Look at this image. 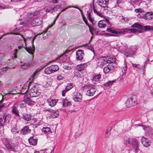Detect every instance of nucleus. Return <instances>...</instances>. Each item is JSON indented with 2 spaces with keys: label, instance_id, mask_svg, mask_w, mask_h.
I'll list each match as a JSON object with an SVG mask.
<instances>
[{
  "label": "nucleus",
  "instance_id": "nucleus-20",
  "mask_svg": "<svg viewBox=\"0 0 153 153\" xmlns=\"http://www.w3.org/2000/svg\"><path fill=\"white\" fill-rule=\"evenodd\" d=\"M20 29L19 30L17 28L14 29L13 31L12 32L10 33H8L6 34V35H7V34H14V35H20L22 37L24 41L25 40V38L24 37V36L23 35H22L21 34H20L19 33V32H20Z\"/></svg>",
  "mask_w": 153,
  "mask_h": 153
},
{
  "label": "nucleus",
  "instance_id": "nucleus-6",
  "mask_svg": "<svg viewBox=\"0 0 153 153\" xmlns=\"http://www.w3.org/2000/svg\"><path fill=\"white\" fill-rule=\"evenodd\" d=\"M29 93L30 96L31 97H36L40 94V93L38 91L37 88L36 86H34L31 88L29 91Z\"/></svg>",
  "mask_w": 153,
  "mask_h": 153
},
{
  "label": "nucleus",
  "instance_id": "nucleus-46",
  "mask_svg": "<svg viewBox=\"0 0 153 153\" xmlns=\"http://www.w3.org/2000/svg\"><path fill=\"white\" fill-rule=\"evenodd\" d=\"M134 11L137 13L139 12L142 13L144 12V10L142 8L136 9L134 10Z\"/></svg>",
  "mask_w": 153,
  "mask_h": 153
},
{
  "label": "nucleus",
  "instance_id": "nucleus-12",
  "mask_svg": "<svg viewBox=\"0 0 153 153\" xmlns=\"http://www.w3.org/2000/svg\"><path fill=\"white\" fill-rule=\"evenodd\" d=\"M142 143L146 147H147L150 146L151 142L148 140L147 139L144 137H142L141 139Z\"/></svg>",
  "mask_w": 153,
  "mask_h": 153
},
{
  "label": "nucleus",
  "instance_id": "nucleus-48",
  "mask_svg": "<svg viewBox=\"0 0 153 153\" xmlns=\"http://www.w3.org/2000/svg\"><path fill=\"white\" fill-rule=\"evenodd\" d=\"M88 26L89 28V31L91 33L93 34V31L94 30V29L93 27H90L89 25H88Z\"/></svg>",
  "mask_w": 153,
  "mask_h": 153
},
{
  "label": "nucleus",
  "instance_id": "nucleus-23",
  "mask_svg": "<svg viewBox=\"0 0 153 153\" xmlns=\"http://www.w3.org/2000/svg\"><path fill=\"white\" fill-rule=\"evenodd\" d=\"M30 131L31 130L29 128L28 126H25L22 129L20 132L21 134H25L30 133Z\"/></svg>",
  "mask_w": 153,
  "mask_h": 153
},
{
  "label": "nucleus",
  "instance_id": "nucleus-52",
  "mask_svg": "<svg viewBox=\"0 0 153 153\" xmlns=\"http://www.w3.org/2000/svg\"><path fill=\"white\" fill-rule=\"evenodd\" d=\"M16 88H17L16 87H11V88H10L9 89L8 92H10L14 90H16Z\"/></svg>",
  "mask_w": 153,
  "mask_h": 153
},
{
  "label": "nucleus",
  "instance_id": "nucleus-60",
  "mask_svg": "<svg viewBox=\"0 0 153 153\" xmlns=\"http://www.w3.org/2000/svg\"><path fill=\"white\" fill-rule=\"evenodd\" d=\"M4 104H3L2 105H0V111H1L2 109V108L4 107Z\"/></svg>",
  "mask_w": 153,
  "mask_h": 153
},
{
  "label": "nucleus",
  "instance_id": "nucleus-49",
  "mask_svg": "<svg viewBox=\"0 0 153 153\" xmlns=\"http://www.w3.org/2000/svg\"><path fill=\"white\" fill-rule=\"evenodd\" d=\"M8 68H9L7 67H3L1 68V70L2 72H5L7 71L8 70Z\"/></svg>",
  "mask_w": 153,
  "mask_h": 153
},
{
  "label": "nucleus",
  "instance_id": "nucleus-11",
  "mask_svg": "<svg viewBox=\"0 0 153 153\" xmlns=\"http://www.w3.org/2000/svg\"><path fill=\"white\" fill-rule=\"evenodd\" d=\"M7 115H4L0 117V129H3L4 123L7 121Z\"/></svg>",
  "mask_w": 153,
  "mask_h": 153
},
{
  "label": "nucleus",
  "instance_id": "nucleus-51",
  "mask_svg": "<svg viewBox=\"0 0 153 153\" xmlns=\"http://www.w3.org/2000/svg\"><path fill=\"white\" fill-rule=\"evenodd\" d=\"M82 18L83 19V20L84 21V22H85V23L86 25H89L88 23V20L84 16H82Z\"/></svg>",
  "mask_w": 153,
  "mask_h": 153
},
{
  "label": "nucleus",
  "instance_id": "nucleus-41",
  "mask_svg": "<svg viewBox=\"0 0 153 153\" xmlns=\"http://www.w3.org/2000/svg\"><path fill=\"white\" fill-rule=\"evenodd\" d=\"M73 87V84L72 83H68L66 86L65 90L67 91Z\"/></svg>",
  "mask_w": 153,
  "mask_h": 153
},
{
  "label": "nucleus",
  "instance_id": "nucleus-30",
  "mask_svg": "<svg viewBox=\"0 0 153 153\" xmlns=\"http://www.w3.org/2000/svg\"><path fill=\"white\" fill-rule=\"evenodd\" d=\"M53 73H54L58 70L59 68L58 66L56 65H52L50 66Z\"/></svg>",
  "mask_w": 153,
  "mask_h": 153
},
{
  "label": "nucleus",
  "instance_id": "nucleus-16",
  "mask_svg": "<svg viewBox=\"0 0 153 153\" xmlns=\"http://www.w3.org/2000/svg\"><path fill=\"white\" fill-rule=\"evenodd\" d=\"M37 139L35 136L30 137L28 141L30 144L32 145L35 146L37 142Z\"/></svg>",
  "mask_w": 153,
  "mask_h": 153
},
{
  "label": "nucleus",
  "instance_id": "nucleus-64",
  "mask_svg": "<svg viewBox=\"0 0 153 153\" xmlns=\"http://www.w3.org/2000/svg\"><path fill=\"white\" fill-rule=\"evenodd\" d=\"M40 153H47L45 151L41 150L40 151Z\"/></svg>",
  "mask_w": 153,
  "mask_h": 153
},
{
  "label": "nucleus",
  "instance_id": "nucleus-3",
  "mask_svg": "<svg viewBox=\"0 0 153 153\" xmlns=\"http://www.w3.org/2000/svg\"><path fill=\"white\" fill-rule=\"evenodd\" d=\"M95 86L92 85H87L83 88L84 89L87 91L86 94L89 96H93L96 91Z\"/></svg>",
  "mask_w": 153,
  "mask_h": 153
},
{
  "label": "nucleus",
  "instance_id": "nucleus-15",
  "mask_svg": "<svg viewBox=\"0 0 153 153\" xmlns=\"http://www.w3.org/2000/svg\"><path fill=\"white\" fill-rule=\"evenodd\" d=\"M133 147L134 149V152L135 153H137L139 151V144L138 141L137 140H133L132 143Z\"/></svg>",
  "mask_w": 153,
  "mask_h": 153
},
{
  "label": "nucleus",
  "instance_id": "nucleus-18",
  "mask_svg": "<svg viewBox=\"0 0 153 153\" xmlns=\"http://www.w3.org/2000/svg\"><path fill=\"white\" fill-rule=\"evenodd\" d=\"M18 105L16 103L12 107V113L17 116H19V113L18 110L17 109Z\"/></svg>",
  "mask_w": 153,
  "mask_h": 153
},
{
  "label": "nucleus",
  "instance_id": "nucleus-17",
  "mask_svg": "<svg viewBox=\"0 0 153 153\" xmlns=\"http://www.w3.org/2000/svg\"><path fill=\"white\" fill-rule=\"evenodd\" d=\"M134 101H133V98H130L128 99L126 102V107L128 108H130L133 106L134 105Z\"/></svg>",
  "mask_w": 153,
  "mask_h": 153
},
{
  "label": "nucleus",
  "instance_id": "nucleus-55",
  "mask_svg": "<svg viewBox=\"0 0 153 153\" xmlns=\"http://www.w3.org/2000/svg\"><path fill=\"white\" fill-rule=\"evenodd\" d=\"M59 0H52V1L53 3L56 4L58 3L59 1Z\"/></svg>",
  "mask_w": 153,
  "mask_h": 153
},
{
  "label": "nucleus",
  "instance_id": "nucleus-50",
  "mask_svg": "<svg viewBox=\"0 0 153 153\" xmlns=\"http://www.w3.org/2000/svg\"><path fill=\"white\" fill-rule=\"evenodd\" d=\"M95 13H96L100 17H104V15L100 11H98L97 12Z\"/></svg>",
  "mask_w": 153,
  "mask_h": 153
},
{
  "label": "nucleus",
  "instance_id": "nucleus-61",
  "mask_svg": "<svg viewBox=\"0 0 153 153\" xmlns=\"http://www.w3.org/2000/svg\"><path fill=\"white\" fill-rule=\"evenodd\" d=\"M122 0H117V3L118 4L122 1Z\"/></svg>",
  "mask_w": 153,
  "mask_h": 153
},
{
  "label": "nucleus",
  "instance_id": "nucleus-56",
  "mask_svg": "<svg viewBox=\"0 0 153 153\" xmlns=\"http://www.w3.org/2000/svg\"><path fill=\"white\" fill-rule=\"evenodd\" d=\"M67 91H66L65 89L63 90V91H62V95L63 96H64L65 95V93Z\"/></svg>",
  "mask_w": 153,
  "mask_h": 153
},
{
  "label": "nucleus",
  "instance_id": "nucleus-45",
  "mask_svg": "<svg viewBox=\"0 0 153 153\" xmlns=\"http://www.w3.org/2000/svg\"><path fill=\"white\" fill-rule=\"evenodd\" d=\"M127 68L126 67V65H125L124 66V67H123V68L122 69V70H123L122 71V72H123L122 77L123 76V75H125V74H126V71H127Z\"/></svg>",
  "mask_w": 153,
  "mask_h": 153
},
{
  "label": "nucleus",
  "instance_id": "nucleus-35",
  "mask_svg": "<svg viewBox=\"0 0 153 153\" xmlns=\"http://www.w3.org/2000/svg\"><path fill=\"white\" fill-rule=\"evenodd\" d=\"M42 132H44L45 134L49 133L51 131V129L50 128L45 127L42 129Z\"/></svg>",
  "mask_w": 153,
  "mask_h": 153
},
{
  "label": "nucleus",
  "instance_id": "nucleus-19",
  "mask_svg": "<svg viewBox=\"0 0 153 153\" xmlns=\"http://www.w3.org/2000/svg\"><path fill=\"white\" fill-rule=\"evenodd\" d=\"M58 100L57 99L49 98L47 100V102L50 106L53 107L56 104Z\"/></svg>",
  "mask_w": 153,
  "mask_h": 153
},
{
  "label": "nucleus",
  "instance_id": "nucleus-33",
  "mask_svg": "<svg viewBox=\"0 0 153 153\" xmlns=\"http://www.w3.org/2000/svg\"><path fill=\"white\" fill-rule=\"evenodd\" d=\"M45 72V73L47 74H50L53 73L50 66L46 68Z\"/></svg>",
  "mask_w": 153,
  "mask_h": 153
},
{
  "label": "nucleus",
  "instance_id": "nucleus-54",
  "mask_svg": "<svg viewBox=\"0 0 153 153\" xmlns=\"http://www.w3.org/2000/svg\"><path fill=\"white\" fill-rule=\"evenodd\" d=\"M110 135V133L109 131H107L105 133V137L108 138Z\"/></svg>",
  "mask_w": 153,
  "mask_h": 153
},
{
  "label": "nucleus",
  "instance_id": "nucleus-24",
  "mask_svg": "<svg viewBox=\"0 0 153 153\" xmlns=\"http://www.w3.org/2000/svg\"><path fill=\"white\" fill-rule=\"evenodd\" d=\"M87 66V65L86 63L82 64H80L78 65L76 68L77 70L79 71H83Z\"/></svg>",
  "mask_w": 153,
  "mask_h": 153
},
{
  "label": "nucleus",
  "instance_id": "nucleus-7",
  "mask_svg": "<svg viewBox=\"0 0 153 153\" xmlns=\"http://www.w3.org/2000/svg\"><path fill=\"white\" fill-rule=\"evenodd\" d=\"M137 50V47L136 45H132L129 48H126L125 52L128 53L129 56L133 54L134 52Z\"/></svg>",
  "mask_w": 153,
  "mask_h": 153
},
{
  "label": "nucleus",
  "instance_id": "nucleus-8",
  "mask_svg": "<svg viewBox=\"0 0 153 153\" xmlns=\"http://www.w3.org/2000/svg\"><path fill=\"white\" fill-rule=\"evenodd\" d=\"M109 0H98L97 3L99 5L102 7L105 8L104 10H107V5Z\"/></svg>",
  "mask_w": 153,
  "mask_h": 153
},
{
  "label": "nucleus",
  "instance_id": "nucleus-25",
  "mask_svg": "<svg viewBox=\"0 0 153 153\" xmlns=\"http://www.w3.org/2000/svg\"><path fill=\"white\" fill-rule=\"evenodd\" d=\"M152 12H147L143 16V18L146 20H150L152 19Z\"/></svg>",
  "mask_w": 153,
  "mask_h": 153
},
{
  "label": "nucleus",
  "instance_id": "nucleus-37",
  "mask_svg": "<svg viewBox=\"0 0 153 153\" xmlns=\"http://www.w3.org/2000/svg\"><path fill=\"white\" fill-rule=\"evenodd\" d=\"M88 13V18L89 20L93 24V22L94 21V18L91 17V12H88V11L87 12Z\"/></svg>",
  "mask_w": 153,
  "mask_h": 153
},
{
  "label": "nucleus",
  "instance_id": "nucleus-36",
  "mask_svg": "<svg viewBox=\"0 0 153 153\" xmlns=\"http://www.w3.org/2000/svg\"><path fill=\"white\" fill-rule=\"evenodd\" d=\"M26 102L25 101V99L23 101H21L20 102L19 105L21 108H25L26 106Z\"/></svg>",
  "mask_w": 153,
  "mask_h": 153
},
{
  "label": "nucleus",
  "instance_id": "nucleus-21",
  "mask_svg": "<svg viewBox=\"0 0 153 153\" xmlns=\"http://www.w3.org/2000/svg\"><path fill=\"white\" fill-rule=\"evenodd\" d=\"M114 68V67L113 65H108L105 67L103 68L104 72L105 74H107L111 70H112Z\"/></svg>",
  "mask_w": 153,
  "mask_h": 153
},
{
  "label": "nucleus",
  "instance_id": "nucleus-53",
  "mask_svg": "<svg viewBox=\"0 0 153 153\" xmlns=\"http://www.w3.org/2000/svg\"><path fill=\"white\" fill-rule=\"evenodd\" d=\"M3 99V95L1 93H0V102H2Z\"/></svg>",
  "mask_w": 153,
  "mask_h": 153
},
{
  "label": "nucleus",
  "instance_id": "nucleus-38",
  "mask_svg": "<svg viewBox=\"0 0 153 153\" xmlns=\"http://www.w3.org/2000/svg\"><path fill=\"white\" fill-rule=\"evenodd\" d=\"M71 7L75 8H77V9H79L80 10V12H81L82 15L83 13H82V10L81 9H80V8H79L78 7H76L75 6H68L67 7H66V8H65L62 10V11H64L65 10L68 9V8H71Z\"/></svg>",
  "mask_w": 153,
  "mask_h": 153
},
{
  "label": "nucleus",
  "instance_id": "nucleus-31",
  "mask_svg": "<svg viewBox=\"0 0 153 153\" xmlns=\"http://www.w3.org/2000/svg\"><path fill=\"white\" fill-rule=\"evenodd\" d=\"M38 72L35 71L33 74V75L30 77L29 80L30 82H32L34 80V79L36 78L37 76V74Z\"/></svg>",
  "mask_w": 153,
  "mask_h": 153
},
{
  "label": "nucleus",
  "instance_id": "nucleus-1",
  "mask_svg": "<svg viewBox=\"0 0 153 153\" xmlns=\"http://www.w3.org/2000/svg\"><path fill=\"white\" fill-rule=\"evenodd\" d=\"M106 31L108 32L111 33L112 34L108 33L105 34L106 36H119L122 34H125L128 31H130L133 33H136L137 31V30L135 29H128L126 28L123 29L119 30H116L112 29L109 27L107 28L106 29Z\"/></svg>",
  "mask_w": 153,
  "mask_h": 153
},
{
  "label": "nucleus",
  "instance_id": "nucleus-28",
  "mask_svg": "<svg viewBox=\"0 0 153 153\" xmlns=\"http://www.w3.org/2000/svg\"><path fill=\"white\" fill-rule=\"evenodd\" d=\"M23 118L27 121H30L31 118V115L28 114L24 113L22 115Z\"/></svg>",
  "mask_w": 153,
  "mask_h": 153
},
{
  "label": "nucleus",
  "instance_id": "nucleus-32",
  "mask_svg": "<svg viewBox=\"0 0 153 153\" xmlns=\"http://www.w3.org/2000/svg\"><path fill=\"white\" fill-rule=\"evenodd\" d=\"M115 59L113 57H110L106 61L107 63H114L115 62Z\"/></svg>",
  "mask_w": 153,
  "mask_h": 153
},
{
  "label": "nucleus",
  "instance_id": "nucleus-57",
  "mask_svg": "<svg viewBox=\"0 0 153 153\" xmlns=\"http://www.w3.org/2000/svg\"><path fill=\"white\" fill-rule=\"evenodd\" d=\"M126 143H128V144H131V139L130 138H128L127 140H126Z\"/></svg>",
  "mask_w": 153,
  "mask_h": 153
},
{
  "label": "nucleus",
  "instance_id": "nucleus-44",
  "mask_svg": "<svg viewBox=\"0 0 153 153\" xmlns=\"http://www.w3.org/2000/svg\"><path fill=\"white\" fill-rule=\"evenodd\" d=\"M64 79V77L62 75L59 74L57 76V79L58 81H62Z\"/></svg>",
  "mask_w": 153,
  "mask_h": 153
},
{
  "label": "nucleus",
  "instance_id": "nucleus-42",
  "mask_svg": "<svg viewBox=\"0 0 153 153\" xmlns=\"http://www.w3.org/2000/svg\"><path fill=\"white\" fill-rule=\"evenodd\" d=\"M19 130L16 128H14L12 129L11 131L13 134H16L19 132Z\"/></svg>",
  "mask_w": 153,
  "mask_h": 153
},
{
  "label": "nucleus",
  "instance_id": "nucleus-34",
  "mask_svg": "<svg viewBox=\"0 0 153 153\" xmlns=\"http://www.w3.org/2000/svg\"><path fill=\"white\" fill-rule=\"evenodd\" d=\"M52 113V114L51 115V117L52 118H55L59 116V112L58 111H54V112Z\"/></svg>",
  "mask_w": 153,
  "mask_h": 153
},
{
  "label": "nucleus",
  "instance_id": "nucleus-4",
  "mask_svg": "<svg viewBox=\"0 0 153 153\" xmlns=\"http://www.w3.org/2000/svg\"><path fill=\"white\" fill-rule=\"evenodd\" d=\"M107 24L109 25L108 26V27H110L111 25L108 19H106L99 21L98 23V25L100 28H102L105 27Z\"/></svg>",
  "mask_w": 153,
  "mask_h": 153
},
{
  "label": "nucleus",
  "instance_id": "nucleus-43",
  "mask_svg": "<svg viewBox=\"0 0 153 153\" xmlns=\"http://www.w3.org/2000/svg\"><path fill=\"white\" fill-rule=\"evenodd\" d=\"M93 11L95 13L96 12H97L98 11H100L98 8L99 7L95 5L94 4H93Z\"/></svg>",
  "mask_w": 153,
  "mask_h": 153
},
{
  "label": "nucleus",
  "instance_id": "nucleus-22",
  "mask_svg": "<svg viewBox=\"0 0 153 153\" xmlns=\"http://www.w3.org/2000/svg\"><path fill=\"white\" fill-rule=\"evenodd\" d=\"M25 101L26 103L30 106L34 105L35 103V101L32 100L29 98L27 97H25Z\"/></svg>",
  "mask_w": 153,
  "mask_h": 153
},
{
  "label": "nucleus",
  "instance_id": "nucleus-2",
  "mask_svg": "<svg viewBox=\"0 0 153 153\" xmlns=\"http://www.w3.org/2000/svg\"><path fill=\"white\" fill-rule=\"evenodd\" d=\"M4 143L5 147L9 150L17 151L18 148V144L17 143L7 139L5 140Z\"/></svg>",
  "mask_w": 153,
  "mask_h": 153
},
{
  "label": "nucleus",
  "instance_id": "nucleus-5",
  "mask_svg": "<svg viewBox=\"0 0 153 153\" xmlns=\"http://www.w3.org/2000/svg\"><path fill=\"white\" fill-rule=\"evenodd\" d=\"M131 27L136 28L138 29H140V30H152V27L149 26H146L143 27L142 26L138 23H135L131 26Z\"/></svg>",
  "mask_w": 153,
  "mask_h": 153
},
{
  "label": "nucleus",
  "instance_id": "nucleus-29",
  "mask_svg": "<svg viewBox=\"0 0 153 153\" xmlns=\"http://www.w3.org/2000/svg\"><path fill=\"white\" fill-rule=\"evenodd\" d=\"M63 105L65 107H68L71 105V102L68 101L67 100L65 99L63 100L62 101Z\"/></svg>",
  "mask_w": 153,
  "mask_h": 153
},
{
  "label": "nucleus",
  "instance_id": "nucleus-10",
  "mask_svg": "<svg viewBox=\"0 0 153 153\" xmlns=\"http://www.w3.org/2000/svg\"><path fill=\"white\" fill-rule=\"evenodd\" d=\"M42 19L40 17L35 18L32 22V25L33 26H39L40 25L42 22Z\"/></svg>",
  "mask_w": 153,
  "mask_h": 153
},
{
  "label": "nucleus",
  "instance_id": "nucleus-59",
  "mask_svg": "<svg viewBox=\"0 0 153 153\" xmlns=\"http://www.w3.org/2000/svg\"><path fill=\"white\" fill-rule=\"evenodd\" d=\"M58 6H54V11H56L57 9L59 8V7H58Z\"/></svg>",
  "mask_w": 153,
  "mask_h": 153
},
{
  "label": "nucleus",
  "instance_id": "nucleus-58",
  "mask_svg": "<svg viewBox=\"0 0 153 153\" xmlns=\"http://www.w3.org/2000/svg\"><path fill=\"white\" fill-rule=\"evenodd\" d=\"M56 19H57L56 18H55V19L53 21V23L52 24H51V25H50V26L49 27H51L53 25V24H55Z\"/></svg>",
  "mask_w": 153,
  "mask_h": 153
},
{
  "label": "nucleus",
  "instance_id": "nucleus-39",
  "mask_svg": "<svg viewBox=\"0 0 153 153\" xmlns=\"http://www.w3.org/2000/svg\"><path fill=\"white\" fill-rule=\"evenodd\" d=\"M54 6H50L46 9L47 12H52L54 10Z\"/></svg>",
  "mask_w": 153,
  "mask_h": 153
},
{
  "label": "nucleus",
  "instance_id": "nucleus-63",
  "mask_svg": "<svg viewBox=\"0 0 153 153\" xmlns=\"http://www.w3.org/2000/svg\"><path fill=\"white\" fill-rule=\"evenodd\" d=\"M48 111L50 112H51L52 113L53 112H54V111L51 109L49 108V109H48Z\"/></svg>",
  "mask_w": 153,
  "mask_h": 153
},
{
  "label": "nucleus",
  "instance_id": "nucleus-14",
  "mask_svg": "<svg viewBox=\"0 0 153 153\" xmlns=\"http://www.w3.org/2000/svg\"><path fill=\"white\" fill-rule=\"evenodd\" d=\"M67 59L66 56L65 55H63L57 58L55 61L57 62L61 63L65 62L66 60Z\"/></svg>",
  "mask_w": 153,
  "mask_h": 153
},
{
  "label": "nucleus",
  "instance_id": "nucleus-47",
  "mask_svg": "<svg viewBox=\"0 0 153 153\" xmlns=\"http://www.w3.org/2000/svg\"><path fill=\"white\" fill-rule=\"evenodd\" d=\"M133 66L134 68L137 71H138L139 68L137 67L138 65L137 64L132 63Z\"/></svg>",
  "mask_w": 153,
  "mask_h": 153
},
{
  "label": "nucleus",
  "instance_id": "nucleus-40",
  "mask_svg": "<svg viewBox=\"0 0 153 153\" xmlns=\"http://www.w3.org/2000/svg\"><path fill=\"white\" fill-rule=\"evenodd\" d=\"M114 81V80L109 81L105 83L104 85L106 87H108L112 85Z\"/></svg>",
  "mask_w": 153,
  "mask_h": 153
},
{
  "label": "nucleus",
  "instance_id": "nucleus-26",
  "mask_svg": "<svg viewBox=\"0 0 153 153\" xmlns=\"http://www.w3.org/2000/svg\"><path fill=\"white\" fill-rule=\"evenodd\" d=\"M33 46L32 48L30 47H26L25 48V49L26 51L29 53L33 54L35 51V47L33 45V42L32 43Z\"/></svg>",
  "mask_w": 153,
  "mask_h": 153
},
{
  "label": "nucleus",
  "instance_id": "nucleus-62",
  "mask_svg": "<svg viewBox=\"0 0 153 153\" xmlns=\"http://www.w3.org/2000/svg\"><path fill=\"white\" fill-rule=\"evenodd\" d=\"M27 67H28V66H25V65H23L22 66V68H23V69H25L27 68Z\"/></svg>",
  "mask_w": 153,
  "mask_h": 153
},
{
  "label": "nucleus",
  "instance_id": "nucleus-13",
  "mask_svg": "<svg viewBox=\"0 0 153 153\" xmlns=\"http://www.w3.org/2000/svg\"><path fill=\"white\" fill-rule=\"evenodd\" d=\"M84 53L82 50H78L76 52V58L77 60H81L83 59Z\"/></svg>",
  "mask_w": 153,
  "mask_h": 153
},
{
  "label": "nucleus",
  "instance_id": "nucleus-9",
  "mask_svg": "<svg viewBox=\"0 0 153 153\" xmlns=\"http://www.w3.org/2000/svg\"><path fill=\"white\" fill-rule=\"evenodd\" d=\"M82 97L81 94L77 92L74 93L73 99L76 102H81L82 100Z\"/></svg>",
  "mask_w": 153,
  "mask_h": 153
},
{
  "label": "nucleus",
  "instance_id": "nucleus-27",
  "mask_svg": "<svg viewBox=\"0 0 153 153\" xmlns=\"http://www.w3.org/2000/svg\"><path fill=\"white\" fill-rule=\"evenodd\" d=\"M101 75L100 74L94 76L93 77L92 79L93 83L95 84L99 82L101 78Z\"/></svg>",
  "mask_w": 153,
  "mask_h": 153
}]
</instances>
